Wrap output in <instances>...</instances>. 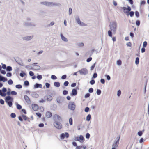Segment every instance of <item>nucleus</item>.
I'll list each match as a JSON object with an SVG mask.
<instances>
[{
	"instance_id": "nucleus-1",
	"label": "nucleus",
	"mask_w": 149,
	"mask_h": 149,
	"mask_svg": "<svg viewBox=\"0 0 149 149\" xmlns=\"http://www.w3.org/2000/svg\"><path fill=\"white\" fill-rule=\"evenodd\" d=\"M41 4L45 5L48 6H61V4L59 3H56L53 2H42L41 3Z\"/></svg>"
},
{
	"instance_id": "nucleus-2",
	"label": "nucleus",
	"mask_w": 149,
	"mask_h": 149,
	"mask_svg": "<svg viewBox=\"0 0 149 149\" xmlns=\"http://www.w3.org/2000/svg\"><path fill=\"white\" fill-rule=\"evenodd\" d=\"M109 26L110 27L111 30L114 33H115L117 29V23L116 22L113 21L111 22Z\"/></svg>"
},
{
	"instance_id": "nucleus-3",
	"label": "nucleus",
	"mask_w": 149,
	"mask_h": 149,
	"mask_svg": "<svg viewBox=\"0 0 149 149\" xmlns=\"http://www.w3.org/2000/svg\"><path fill=\"white\" fill-rule=\"evenodd\" d=\"M5 100L6 102L10 107H11L12 105V103L13 101V99L10 96H6L5 97Z\"/></svg>"
},
{
	"instance_id": "nucleus-4",
	"label": "nucleus",
	"mask_w": 149,
	"mask_h": 149,
	"mask_svg": "<svg viewBox=\"0 0 149 149\" xmlns=\"http://www.w3.org/2000/svg\"><path fill=\"white\" fill-rule=\"evenodd\" d=\"M77 72H79L81 75H85L88 73V70L86 68H83L79 70Z\"/></svg>"
},
{
	"instance_id": "nucleus-5",
	"label": "nucleus",
	"mask_w": 149,
	"mask_h": 149,
	"mask_svg": "<svg viewBox=\"0 0 149 149\" xmlns=\"http://www.w3.org/2000/svg\"><path fill=\"white\" fill-rule=\"evenodd\" d=\"M120 138V135L119 136L117 137L116 138V140L114 141V143L112 145V147H114L116 148L117 147L119 144V140Z\"/></svg>"
},
{
	"instance_id": "nucleus-6",
	"label": "nucleus",
	"mask_w": 149,
	"mask_h": 149,
	"mask_svg": "<svg viewBox=\"0 0 149 149\" xmlns=\"http://www.w3.org/2000/svg\"><path fill=\"white\" fill-rule=\"evenodd\" d=\"M60 122H54L53 125L54 126L58 129H60L62 128V125L60 123Z\"/></svg>"
},
{
	"instance_id": "nucleus-7",
	"label": "nucleus",
	"mask_w": 149,
	"mask_h": 149,
	"mask_svg": "<svg viewBox=\"0 0 149 149\" xmlns=\"http://www.w3.org/2000/svg\"><path fill=\"white\" fill-rule=\"evenodd\" d=\"M68 108L72 110H74L75 108L76 105L73 102H70L68 104Z\"/></svg>"
},
{
	"instance_id": "nucleus-8",
	"label": "nucleus",
	"mask_w": 149,
	"mask_h": 149,
	"mask_svg": "<svg viewBox=\"0 0 149 149\" xmlns=\"http://www.w3.org/2000/svg\"><path fill=\"white\" fill-rule=\"evenodd\" d=\"M54 122H61V117L57 114H55L53 116Z\"/></svg>"
},
{
	"instance_id": "nucleus-9",
	"label": "nucleus",
	"mask_w": 149,
	"mask_h": 149,
	"mask_svg": "<svg viewBox=\"0 0 149 149\" xmlns=\"http://www.w3.org/2000/svg\"><path fill=\"white\" fill-rule=\"evenodd\" d=\"M24 25L26 26L34 27L36 26V24L32 22H24Z\"/></svg>"
},
{
	"instance_id": "nucleus-10",
	"label": "nucleus",
	"mask_w": 149,
	"mask_h": 149,
	"mask_svg": "<svg viewBox=\"0 0 149 149\" xmlns=\"http://www.w3.org/2000/svg\"><path fill=\"white\" fill-rule=\"evenodd\" d=\"M33 38V36H29L22 37V39L25 40L29 41Z\"/></svg>"
},
{
	"instance_id": "nucleus-11",
	"label": "nucleus",
	"mask_w": 149,
	"mask_h": 149,
	"mask_svg": "<svg viewBox=\"0 0 149 149\" xmlns=\"http://www.w3.org/2000/svg\"><path fill=\"white\" fill-rule=\"evenodd\" d=\"M24 98L28 104H30L31 103V102L30 99L28 96L25 95L24 96Z\"/></svg>"
},
{
	"instance_id": "nucleus-12",
	"label": "nucleus",
	"mask_w": 149,
	"mask_h": 149,
	"mask_svg": "<svg viewBox=\"0 0 149 149\" xmlns=\"http://www.w3.org/2000/svg\"><path fill=\"white\" fill-rule=\"evenodd\" d=\"M56 101L58 103L61 104L63 101V98L60 96L58 97L57 98Z\"/></svg>"
},
{
	"instance_id": "nucleus-13",
	"label": "nucleus",
	"mask_w": 149,
	"mask_h": 149,
	"mask_svg": "<svg viewBox=\"0 0 149 149\" xmlns=\"http://www.w3.org/2000/svg\"><path fill=\"white\" fill-rule=\"evenodd\" d=\"M60 36L61 39L64 41L65 42H67L68 41V39L64 36L62 34H61Z\"/></svg>"
},
{
	"instance_id": "nucleus-14",
	"label": "nucleus",
	"mask_w": 149,
	"mask_h": 149,
	"mask_svg": "<svg viewBox=\"0 0 149 149\" xmlns=\"http://www.w3.org/2000/svg\"><path fill=\"white\" fill-rule=\"evenodd\" d=\"M45 98L47 101H51L52 99V97L49 95H48L45 96Z\"/></svg>"
},
{
	"instance_id": "nucleus-15",
	"label": "nucleus",
	"mask_w": 149,
	"mask_h": 149,
	"mask_svg": "<svg viewBox=\"0 0 149 149\" xmlns=\"http://www.w3.org/2000/svg\"><path fill=\"white\" fill-rule=\"evenodd\" d=\"M16 62L22 66L24 65L21 59H18V60H17L16 61Z\"/></svg>"
},
{
	"instance_id": "nucleus-16",
	"label": "nucleus",
	"mask_w": 149,
	"mask_h": 149,
	"mask_svg": "<svg viewBox=\"0 0 149 149\" xmlns=\"http://www.w3.org/2000/svg\"><path fill=\"white\" fill-rule=\"evenodd\" d=\"M7 78L3 77L1 75H0V81H2L4 82L7 81Z\"/></svg>"
},
{
	"instance_id": "nucleus-17",
	"label": "nucleus",
	"mask_w": 149,
	"mask_h": 149,
	"mask_svg": "<svg viewBox=\"0 0 149 149\" xmlns=\"http://www.w3.org/2000/svg\"><path fill=\"white\" fill-rule=\"evenodd\" d=\"M33 109L34 111H36L38 109V106L36 104H33L32 105Z\"/></svg>"
},
{
	"instance_id": "nucleus-18",
	"label": "nucleus",
	"mask_w": 149,
	"mask_h": 149,
	"mask_svg": "<svg viewBox=\"0 0 149 149\" xmlns=\"http://www.w3.org/2000/svg\"><path fill=\"white\" fill-rule=\"evenodd\" d=\"M77 91L76 89H73L72 91V93L71 95L72 96H75L77 95Z\"/></svg>"
},
{
	"instance_id": "nucleus-19",
	"label": "nucleus",
	"mask_w": 149,
	"mask_h": 149,
	"mask_svg": "<svg viewBox=\"0 0 149 149\" xmlns=\"http://www.w3.org/2000/svg\"><path fill=\"white\" fill-rule=\"evenodd\" d=\"M34 88H42V85L41 84H39L36 83L34 86Z\"/></svg>"
},
{
	"instance_id": "nucleus-20",
	"label": "nucleus",
	"mask_w": 149,
	"mask_h": 149,
	"mask_svg": "<svg viewBox=\"0 0 149 149\" xmlns=\"http://www.w3.org/2000/svg\"><path fill=\"white\" fill-rule=\"evenodd\" d=\"M46 117L48 118H50L52 116V113L51 112L49 111L47 112L46 113Z\"/></svg>"
},
{
	"instance_id": "nucleus-21",
	"label": "nucleus",
	"mask_w": 149,
	"mask_h": 149,
	"mask_svg": "<svg viewBox=\"0 0 149 149\" xmlns=\"http://www.w3.org/2000/svg\"><path fill=\"white\" fill-rule=\"evenodd\" d=\"M31 96L35 98H37L38 97V95L35 92H33L31 94Z\"/></svg>"
},
{
	"instance_id": "nucleus-22",
	"label": "nucleus",
	"mask_w": 149,
	"mask_h": 149,
	"mask_svg": "<svg viewBox=\"0 0 149 149\" xmlns=\"http://www.w3.org/2000/svg\"><path fill=\"white\" fill-rule=\"evenodd\" d=\"M54 85L56 87H59L60 86V83L59 82H55L54 83Z\"/></svg>"
},
{
	"instance_id": "nucleus-23",
	"label": "nucleus",
	"mask_w": 149,
	"mask_h": 149,
	"mask_svg": "<svg viewBox=\"0 0 149 149\" xmlns=\"http://www.w3.org/2000/svg\"><path fill=\"white\" fill-rule=\"evenodd\" d=\"M12 68L11 66H8L6 68V70L7 71L10 72L12 71Z\"/></svg>"
},
{
	"instance_id": "nucleus-24",
	"label": "nucleus",
	"mask_w": 149,
	"mask_h": 149,
	"mask_svg": "<svg viewBox=\"0 0 149 149\" xmlns=\"http://www.w3.org/2000/svg\"><path fill=\"white\" fill-rule=\"evenodd\" d=\"M75 20L78 24L81 22L80 18L78 16H77L76 17Z\"/></svg>"
},
{
	"instance_id": "nucleus-25",
	"label": "nucleus",
	"mask_w": 149,
	"mask_h": 149,
	"mask_svg": "<svg viewBox=\"0 0 149 149\" xmlns=\"http://www.w3.org/2000/svg\"><path fill=\"white\" fill-rule=\"evenodd\" d=\"M6 93H3L2 90H0V95L2 97H5L6 96Z\"/></svg>"
},
{
	"instance_id": "nucleus-26",
	"label": "nucleus",
	"mask_w": 149,
	"mask_h": 149,
	"mask_svg": "<svg viewBox=\"0 0 149 149\" xmlns=\"http://www.w3.org/2000/svg\"><path fill=\"white\" fill-rule=\"evenodd\" d=\"M80 26H85L86 25L84 22H81L79 23L78 24Z\"/></svg>"
},
{
	"instance_id": "nucleus-27",
	"label": "nucleus",
	"mask_w": 149,
	"mask_h": 149,
	"mask_svg": "<svg viewBox=\"0 0 149 149\" xmlns=\"http://www.w3.org/2000/svg\"><path fill=\"white\" fill-rule=\"evenodd\" d=\"M80 26H85L86 25L84 22H81L79 23L78 24Z\"/></svg>"
},
{
	"instance_id": "nucleus-28",
	"label": "nucleus",
	"mask_w": 149,
	"mask_h": 149,
	"mask_svg": "<svg viewBox=\"0 0 149 149\" xmlns=\"http://www.w3.org/2000/svg\"><path fill=\"white\" fill-rule=\"evenodd\" d=\"M91 117L90 114H89L86 117V120L87 121H89L91 119Z\"/></svg>"
},
{
	"instance_id": "nucleus-29",
	"label": "nucleus",
	"mask_w": 149,
	"mask_h": 149,
	"mask_svg": "<svg viewBox=\"0 0 149 149\" xmlns=\"http://www.w3.org/2000/svg\"><path fill=\"white\" fill-rule=\"evenodd\" d=\"M135 64L137 65L139 63V58L138 57H136L135 60Z\"/></svg>"
},
{
	"instance_id": "nucleus-30",
	"label": "nucleus",
	"mask_w": 149,
	"mask_h": 149,
	"mask_svg": "<svg viewBox=\"0 0 149 149\" xmlns=\"http://www.w3.org/2000/svg\"><path fill=\"white\" fill-rule=\"evenodd\" d=\"M24 84L25 86H27L29 85V81L26 80L24 82Z\"/></svg>"
},
{
	"instance_id": "nucleus-31",
	"label": "nucleus",
	"mask_w": 149,
	"mask_h": 149,
	"mask_svg": "<svg viewBox=\"0 0 149 149\" xmlns=\"http://www.w3.org/2000/svg\"><path fill=\"white\" fill-rule=\"evenodd\" d=\"M15 87L17 88L20 89L22 88V86L21 85L18 84L16 85Z\"/></svg>"
},
{
	"instance_id": "nucleus-32",
	"label": "nucleus",
	"mask_w": 149,
	"mask_h": 149,
	"mask_svg": "<svg viewBox=\"0 0 149 149\" xmlns=\"http://www.w3.org/2000/svg\"><path fill=\"white\" fill-rule=\"evenodd\" d=\"M108 36L110 37H112V32L110 30H109L108 31Z\"/></svg>"
},
{
	"instance_id": "nucleus-33",
	"label": "nucleus",
	"mask_w": 149,
	"mask_h": 149,
	"mask_svg": "<svg viewBox=\"0 0 149 149\" xmlns=\"http://www.w3.org/2000/svg\"><path fill=\"white\" fill-rule=\"evenodd\" d=\"M131 8L130 7L128 6L127 8V10H128V11L124 12L125 13H128L131 10Z\"/></svg>"
},
{
	"instance_id": "nucleus-34",
	"label": "nucleus",
	"mask_w": 149,
	"mask_h": 149,
	"mask_svg": "<svg viewBox=\"0 0 149 149\" xmlns=\"http://www.w3.org/2000/svg\"><path fill=\"white\" fill-rule=\"evenodd\" d=\"M11 94L12 95H17V92L15 91H12L11 92Z\"/></svg>"
},
{
	"instance_id": "nucleus-35",
	"label": "nucleus",
	"mask_w": 149,
	"mask_h": 149,
	"mask_svg": "<svg viewBox=\"0 0 149 149\" xmlns=\"http://www.w3.org/2000/svg\"><path fill=\"white\" fill-rule=\"evenodd\" d=\"M121 64L122 62L120 60H119L117 61V64L118 65H121Z\"/></svg>"
},
{
	"instance_id": "nucleus-36",
	"label": "nucleus",
	"mask_w": 149,
	"mask_h": 149,
	"mask_svg": "<svg viewBox=\"0 0 149 149\" xmlns=\"http://www.w3.org/2000/svg\"><path fill=\"white\" fill-rule=\"evenodd\" d=\"M16 106H17V109H19V110L20 109L22 108V106L20 104H17L16 105Z\"/></svg>"
},
{
	"instance_id": "nucleus-37",
	"label": "nucleus",
	"mask_w": 149,
	"mask_h": 149,
	"mask_svg": "<svg viewBox=\"0 0 149 149\" xmlns=\"http://www.w3.org/2000/svg\"><path fill=\"white\" fill-rule=\"evenodd\" d=\"M11 117L13 118H15L16 116V114L14 113H12L10 114Z\"/></svg>"
},
{
	"instance_id": "nucleus-38",
	"label": "nucleus",
	"mask_w": 149,
	"mask_h": 149,
	"mask_svg": "<svg viewBox=\"0 0 149 149\" xmlns=\"http://www.w3.org/2000/svg\"><path fill=\"white\" fill-rule=\"evenodd\" d=\"M8 84L10 85H12L13 84V81L11 79H10L9 80H8Z\"/></svg>"
},
{
	"instance_id": "nucleus-39",
	"label": "nucleus",
	"mask_w": 149,
	"mask_h": 149,
	"mask_svg": "<svg viewBox=\"0 0 149 149\" xmlns=\"http://www.w3.org/2000/svg\"><path fill=\"white\" fill-rule=\"evenodd\" d=\"M95 63L90 68V70L91 71L93 70V69H94V68L95 67Z\"/></svg>"
},
{
	"instance_id": "nucleus-40",
	"label": "nucleus",
	"mask_w": 149,
	"mask_h": 149,
	"mask_svg": "<svg viewBox=\"0 0 149 149\" xmlns=\"http://www.w3.org/2000/svg\"><path fill=\"white\" fill-rule=\"evenodd\" d=\"M73 120L71 118H70L69 119V124L71 125H72L73 124L72 122Z\"/></svg>"
},
{
	"instance_id": "nucleus-41",
	"label": "nucleus",
	"mask_w": 149,
	"mask_h": 149,
	"mask_svg": "<svg viewBox=\"0 0 149 149\" xmlns=\"http://www.w3.org/2000/svg\"><path fill=\"white\" fill-rule=\"evenodd\" d=\"M134 13L133 11H130V12L129 13V15H130V16L131 17H132L134 15Z\"/></svg>"
},
{
	"instance_id": "nucleus-42",
	"label": "nucleus",
	"mask_w": 149,
	"mask_h": 149,
	"mask_svg": "<svg viewBox=\"0 0 149 149\" xmlns=\"http://www.w3.org/2000/svg\"><path fill=\"white\" fill-rule=\"evenodd\" d=\"M36 77L39 80H40L42 78V76L41 75L38 74L37 76Z\"/></svg>"
},
{
	"instance_id": "nucleus-43",
	"label": "nucleus",
	"mask_w": 149,
	"mask_h": 149,
	"mask_svg": "<svg viewBox=\"0 0 149 149\" xmlns=\"http://www.w3.org/2000/svg\"><path fill=\"white\" fill-rule=\"evenodd\" d=\"M96 93L97 95H99L101 94V91L100 89H97L96 91Z\"/></svg>"
},
{
	"instance_id": "nucleus-44",
	"label": "nucleus",
	"mask_w": 149,
	"mask_h": 149,
	"mask_svg": "<svg viewBox=\"0 0 149 149\" xmlns=\"http://www.w3.org/2000/svg\"><path fill=\"white\" fill-rule=\"evenodd\" d=\"M143 134L142 131H139L138 132V135L140 136H141Z\"/></svg>"
},
{
	"instance_id": "nucleus-45",
	"label": "nucleus",
	"mask_w": 149,
	"mask_h": 149,
	"mask_svg": "<svg viewBox=\"0 0 149 149\" xmlns=\"http://www.w3.org/2000/svg\"><path fill=\"white\" fill-rule=\"evenodd\" d=\"M135 15L136 17H139V12L137 11H136L135 12Z\"/></svg>"
},
{
	"instance_id": "nucleus-46",
	"label": "nucleus",
	"mask_w": 149,
	"mask_h": 149,
	"mask_svg": "<svg viewBox=\"0 0 149 149\" xmlns=\"http://www.w3.org/2000/svg\"><path fill=\"white\" fill-rule=\"evenodd\" d=\"M97 73H94L93 74L92 78H95L97 77Z\"/></svg>"
},
{
	"instance_id": "nucleus-47",
	"label": "nucleus",
	"mask_w": 149,
	"mask_h": 149,
	"mask_svg": "<svg viewBox=\"0 0 149 149\" xmlns=\"http://www.w3.org/2000/svg\"><path fill=\"white\" fill-rule=\"evenodd\" d=\"M51 78L54 80L56 79H57V77L54 75H52L51 76Z\"/></svg>"
},
{
	"instance_id": "nucleus-48",
	"label": "nucleus",
	"mask_w": 149,
	"mask_h": 149,
	"mask_svg": "<svg viewBox=\"0 0 149 149\" xmlns=\"http://www.w3.org/2000/svg\"><path fill=\"white\" fill-rule=\"evenodd\" d=\"M105 76L106 77L107 79V80H110L111 77L109 75L106 74L105 75Z\"/></svg>"
},
{
	"instance_id": "nucleus-49",
	"label": "nucleus",
	"mask_w": 149,
	"mask_h": 149,
	"mask_svg": "<svg viewBox=\"0 0 149 149\" xmlns=\"http://www.w3.org/2000/svg\"><path fill=\"white\" fill-rule=\"evenodd\" d=\"M68 91L66 90H64L63 92V93L64 95H66L68 94Z\"/></svg>"
},
{
	"instance_id": "nucleus-50",
	"label": "nucleus",
	"mask_w": 149,
	"mask_h": 149,
	"mask_svg": "<svg viewBox=\"0 0 149 149\" xmlns=\"http://www.w3.org/2000/svg\"><path fill=\"white\" fill-rule=\"evenodd\" d=\"M90 83L91 85H93L95 83V81L93 79H92L90 81Z\"/></svg>"
},
{
	"instance_id": "nucleus-51",
	"label": "nucleus",
	"mask_w": 149,
	"mask_h": 149,
	"mask_svg": "<svg viewBox=\"0 0 149 149\" xmlns=\"http://www.w3.org/2000/svg\"><path fill=\"white\" fill-rule=\"evenodd\" d=\"M2 91L3 93H5V92L7 91V89L6 88L3 87L2 89Z\"/></svg>"
},
{
	"instance_id": "nucleus-52",
	"label": "nucleus",
	"mask_w": 149,
	"mask_h": 149,
	"mask_svg": "<svg viewBox=\"0 0 149 149\" xmlns=\"http://www.w3.org/2000/svg\"><path fill=\"white\" fill-rule=\"evenodd\" d=\"M147 45V42L146 41H145L143 42V47H146Z\"/></svg>"
},
{
	"instance_id": "nucleus-53",
	"label": "nucleus",
	"mask_w": 149,
	"mask_h": 149,
	"mask_svg": "<svg viewBox=\"0 0 149 149\" xmlns=\"http://www.w3.org/2000/svg\"><path fill=\"white\" fill-rule=\"evenodd\" d=\"M121 92L120 90H119L117 92V95L118 97H119L120 96V95L121 94Z\"/></svg>"
},
{
	"instance_id": "nucleus-54",
	"label": "nucleus",
	"mask_w": 149,
	"mask_h": 149,
	"mask_svg": "<svg viewBox=\"0 0 149 149\" xmlns=\"http://www.w3.org/2000/svg\"><path fill=\"white\" fill-rule=\"evenodd\" d=\"M45 86L47 88H49L50 87V84L48 83H45Z\"/></svg>"
},
{
	"instance_id": "nucleus-55",
	"label": "nucleus",
	"mask_w": 149,
	"mask_h": 149,
	"mask_svg": "<svg viewBox=\"0 0 149 149\" xmlns=\"http://www.w3.org/2000/svg\"><path fill=\"white\" fill-rule=\"evenodd\" d=\"M90 135L89 133H87L86 134V137L87 139H89L90 138Z\"/></svg>"
},
{
	"instance_id": "nucleus-56",
	"label": "nucleus",
	"mask_w": 149,
	"mask_h": 149,
	"mask_svg": "<svg viewBox=\"0 0 149 149\" xmlns=\"http://www.w3.org/2000/svg\"><path fill=\"white\" fill-rule=\"evenodd\" d=\"M69 84V82L68 81H65L64 83V85L65 86H67Z\"/></svg>"
},
{
	"instance_id": "nucleus-57",
	"label": "nucleus",
	"mask_w": 149,
	"mask_h": 149,
	"mask_svg": "<svg viewBox=\"0 0 149 149\" xmlns=\"http://www.w3.org/2000/svg\"><path fill=\"white\" fill-rule=\"evenodd\" d=\"M136 24L137 26H139L140 22V21L139 20H136Z\"/></svg>"
},
{
	"instance_id": "nucleus-58",
	"label": "nucleus",
	"mask_w": 149,
	"mask_h": 149,
	"mask_svg": "<svg viewBox=\"0 0 149 149\" xmlns=\"http://www.w3.org/2000/svg\"><path fill=\"white\" fill-rule=\"evenodd\" d=\"M2 65L1 68H2L4 69H6L7 67H6V65L5 64H3V63H2Z\"/></svg>"
},
{
	"instance_id": "nucleus-59",
	"label": "nucleus",
	"mask_w": 149,
	"mask_h": 149,
	"mask_svg": "<svg viewBox=\"0 0 149 149\" xmlns=\"http://www.w3.org/2000/svg\"><path fill=\"white\" fill-rule=\"evenodd\" d=\"M89 110V108L88 107H86L84 110V111L86 112H88Z\"/></svg>"
},
{
	"instance_id": "nucleus-60",
	"label": "nucleus",
	"mask_w": 149,
	"mask_h": 149,
	"mask_svg": "<svg viewBox=\"0 0 149 149\" xmlns=\"http://www.w3.org/2000/svg\"><path fill=\"white\" fill-rule=\"evenodd\" d=\"M12 75V73L10 72H8L6 74V76L8 77H10Z\"/></svg>"
},
{
	"instance_id": "nucleus-61",
	"label": "nucleus",
	"mask_w": 149,
	"mask_h": 149,
	"mask_svg": "<svg viewBox=\"0 0 149 149\" xmlns=\"http://www.w3.org/2000/svg\"><path fill=\"white\" fill-rule=\"evenodd\" d=\"M90 96V94L89 93H86L85 95V98H87L88 97Z\"/></svg>"
},
{
	"instance_id": "nucleus-62",
	"label": "nucleus",
	"mask_w": 149,
	"mask_h": 149,
	"mask_svg": "<svg viewBox=\"0 0 149 149\" xmlns=\"http://www.w3.org/2000/svg\"><path fill=\"white\" fill-rule=\"evenodd\" d=\"M65 137V134L64 133H62L60 136V138L61 139H63Z\"/></svg>"
},
{
	"instance_id": "nucleus-63",
	"label": "nucleus",
	"mask_w": 149,
	"mask_h": 149,
	"mask_svg": "<svg viewBox=\"0 0 149 149\" xmlns=\"http://www.w3.org/2000/svg\"><path fill=\"white\" fill-rule=\"evenodd\" d=\"M84 45V43H81L78 44V46L79 47H83Z\"/></svg>"
},
{
	"instance_id": "nucleus-64",
	"label": "nucleus",
	"mask_w": 149,
	"mask_h": 149,
	"mask_svg": "<svg viewBox=\"0 0 149 149\" xmlns=\"http://www.w3.org/2000/svg\"><path fill=\"white\" fill-rule=\"evenodd\" d=\"M66 77H67L66 75V74H64V75H63L61 77V78L62 79H65L66 78Z\"/></svg>"
}]
</instances>
